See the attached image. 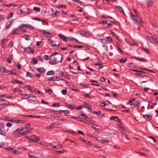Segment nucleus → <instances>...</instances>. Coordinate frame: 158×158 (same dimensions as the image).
Segmentation results:
<instances>
[{
	"mask_svg": "<svg viewBox=\"0 0 158 158\" xmlns=\"http://www.w3.org/2000/svg\"><path fill=\"white\" fill-rule=\"evenodd\" d=\"M32 76L33 75L31 73L29 72H27V73L26 77H32Z\"/></svg>",
	"mask_w": 158,
	"mask_h": 158,
	"instance_id": "34",
	"label": "nucleus"
},
{
	"mask_svg": "<svg viewBox=\"0 0 158 158\" xmlns=\"http://www.w3.org/2000/svg\"><path fill=\"white\" fill-rule=\"evenodd\" d=\"M55 123V127L56 128L60 127H62V124L61 123Z\"/></svg>",
	"mask_w": 158,
	"mask_h": 158,
	"instance_id": "28",
	"label": "nucleus"
},
{
	"mask_svg": "<svg viewBox=\"0 0 158 158\" xmlns=\"http://www.w3.org/2000/svg\"><path fill=\"white\" fill-rule=\"evenodd\" d=\"M26 122L24 120H19V123H24Z\"/></svg>",
	"mask_w": 158,
	"mask_h": 158,
	"instance_id": "63",
	"label": "nucleus"
},
{
	"mask_svg": "<svg viewBox=\"0 0 158 158\" xmlns=\"http://www.w3.org/2000/svg\"><path fill=\"white\" fill-rule=\"evenodd\" d=\"M146 3L147 6L148 7H150L153 4V1L152 0H146Z\"/></svg>",
	"mask_w": 158,
	"mask_h": 158,
	"instance_id": "9",
	"label": "nucleus"
},
{
	"mask_svg": "<svg viewBox=\"0 0 158 158\" xmlns=\"http://www.w3.org/2000/svg\"><path fill=\"white\" fill-rule=\"evenodd\" d=\"M153 38L147 36L146 37V39L147 40H149L150 42L153 40Z\"/></svg>",
	"mask_w": 158,
	"mask_h": 158,
	"instance_id": "39",
	"label": "nucleus"
},
{
	"mask_svg": "<svg viewBox=\"0 0 158 158\" xmlns=\"http://www.w3.org/2000/svg\"><path fill=\"white\" fill-rule=\"evenodd\" d=\"M93 113L94 114H96L98 115H99L101 114V112L100 110L95 111L94 110L93 112Z\"/></svg>",
	"mask_w": 158,
	"mask_h": 158,
	"instance_id": "22",
	"label": "nucleus"
},
{
	"mask_svg": "<svg viewBox=\"0 0 158 158\" xmlns=\"http://www.w3.org/2000/svg\"><path fill=\"white\" fill-rule=\"evenodd\" d=\"M67 39L69 41H73V40H75V42H77L78 40L72 37H66Z\"/></svg>",
	"mask_w": 158,
	"mask_h": 158,
	"instance_id": "18",
	"label": "nucleus"
},
{
	"mask_svg": "<svg viewBox=\"0 0 158 158\" xmlns=\"http://www.w3.org/2000/svg\"><path fill=\"white\" fill-rule=\"evenodd\" d=\"M134 74L135 75L139 76H141L142 75V74L141 72V71H139V72H137V73H134Z\"/></svg>",
	"mask_w": 158,
	"mask_h": 158,
	"instance_id": "33",
	"label": "nucleus"
},
{
	"mask_svg": "<svg viewBox=\"0 0 158 158\" xmlns=\"http://www.w3.org/2000/svg\"><path fill=\"white\" fill-rule=\"evenodd\" d=\"M48 80V81H56L57 80H56L55 77H51L49 78Z\"/></svg>",
	"mask_w": 158,
	"mask_h": 158,
	"instance_id": "46",
	"label": "nucleus"
},
{
	"mask_svg": "<svg viewBox=\"0 0 158 158\" xmlns=\"http://www.w3.org/2000/svg\"><path fill=\"white\" fill-rule=\"evenodd\" d=\"M62 145H58L57 146H56V149H58L60 148H61V147Z\"/></svg>",
	"mask_w": 158,
	"mask_h": 158,
	"instance_id": "64",
	"label": "nucleus"
},
{
	"mask_svg": "<svg viewBox=\"0 0 158 158\" xmlns=\"http://www.w3.org/2000/svg\"><path fill=\"white\" fill-rule=\"evenodd\" d=\"M1 96H2V97H5L6 98H10L11 97V96H9L7 94H3V95H1Z\"/></svg>",
	"mask_w": 158,
	"mask_h": 158,
	"instance_id": "52",
	"label": "nucleus"
},
{
	"mask_svg": "<svg viewBox=\"0 0 158 158\" xmlns=\"http://www.w3.org/2000/svg\"><path fill=\"white\" fill-rule=\"evenodd\" d=\"M60 111L61 112L64 113L65 114V115H66V114H68L70 113V111L68 110H60Z\"/></svg>",
	"mask_w": 158,
	"mask_h": 158,
	"instance_id": "30",
	"label": "nucleus"
},
{
	"mask_svg": "<svg viewBox=\"0 0 158 158\" xmlns=\"http://www.w3.org/2000/svg\"><path fill=\"white\" fill-rule=\"evenodd\" d=\"M43 34L44 37H51L52 36V35L51 33L47 32L45 31H44L43 32Z\"/></svg>",
	"mask_w": 158,
	"mask_h": 158,
	"instance_id": "11",
	"label": "nucleus"
},
{
	"mask_svg": "<svg viewBox=\"0 0 158 158\" xmlns=\"http://www.w3.org/2000/svg\"><path fill=\"white\" fill-rule=\"evenodd\" d=\"M13 154H19L21 153V152L19 151H18L16 150H14Z\"/></svg>",
	"mask_w": 158,
	"mask_h": 158,
	"instance_id": "43",
	"label": "nucleus"
},
{
	"mask_svg": "<svg viewBox=\"0 0 158 158\" xmlns=\"http://www.w3.org/2000/svg\"><path fill=\"white\" fill-rule=\"evenodd\" d=\"M60 106V104L59 103H54L52 104L53 106H56L57 107H59Z\"/></svg>",
	"mask_w": 158,
	"mask_h": 158,
	"instance_id": "53",
	"label": "nucleus"
},
{
	"mask_svg": "<svg viewBox=\"0 0 158 158\" xmlns=\"http://www.w3.org/2000/svg\"><path fill=\"white\" fill-rule=\"evenodd\" d=\"M12 56L11 55H10L9 56L7 60V61L9 63H11V60L12 59Z\"/></svg>",
	"mask_w": 158,
	"mask_h": 158,
	"instance_id": "40",
	"label": "nucleus"
},
{
	"mask_svg": "<svg viewBox=\"0 0 158 158\" xmlns=\"http://www.w3.org/2000/svg\"><path fill=\"white\" fill-rule=\"evenodd\" d=\"M24 27H26L27 28H33V27L29 25L28 24H24Z\"/></svg>",
	"mask_w": 158,
	"mask_h": 158,
	"instance_id": "42",
	"label": "nucleus"
},
{
	"mask_svg": "<svg viewBox=\"0 0 158 158\" xmlns=\"http://www.w3.org/2000/svg\"><path fill=\"white\" fill-rule=\"evenodd\" d=\"M46 91L47 93H48L49 94H51L52 93V91L51 89H46Z\"/></svg>",
	"mask_w": 158,
	"mask_h": 158,
	"instance_id": "50",
	"label": "nucleus"
},
{
	"mask_svg": "<svg viewBox=\"0 0 158 158\" xmlns=\"http://www.w3.org/2000/svg\"><path fill=\"white\" fill-rule=\"evenodd\" d=\"M142 49L144 51L147 53L149 54V52L148 50L146 48H142Z\"/></svg>",
	"mask_w": 158,
	"mask_h": 158,
	"instance_id": "57",
	"label": "nucleus"
},
{
	"mask_svg": "<svg viewBox=\"0 0 158 158\" xmlns=\"http://www.w3.org/2000/svg\"><path fill=\"white\" fill-rule=\"evenodd\" d=\"M21 95L22 96V97H23V98L25 99H27L29 97V96L26 94H22Z\"/></svg>",
	"mask_w": 158,
	"mask_h": 158,
	"instance_id": "49",
	"label": "nucleus"
},
{
	"mask_svg": "<svg viewBox=\"0 0 158 158\" xmlns=\"http://www.w3.org/2000/svg\"><path fill=\"white\" fill-rule=\"evenodd\" d=\"M55 123H52V124H51V125H49L47 127V128L48 129H52L54 128L55 127Z\"/></svg>",
	"mask_w": 158,
	"mask_h": 158,
	"instance_id": "17",
	"label": "nucleus"
},
{
	"mask_svg": "<svg viewBox=\"0 0 158 158\" xmlns=\"http://www.w3.org/2000/svg\"><path fill=\"white\" fill-rule=\"evenodd\" d=\"M23 38H24L27 40H30L31 39L30 37L28 35H25L23 36Z\"/></svg>",
	"mask_w": 158,
	"mask_h": 158,
	"instance_id": "32",
	"label": "nucleus"
},
{
	"mask_svg": "<svg viewBox=\"0 0 158 158\" xmlns=\"http://www.w3.org/2000/svg\"><path fill=\"white\" fill-rule=\"evenodd\" d=\"M132 58L136 60L140 61L143 62H146L147 61L146 59L143 58H142L139 57H137L135 56L132 57Z\"/></svg>",
	"mask_w": 158,
	"mask_h": 158,
	"instance_id": "10",
	"label": "nucleus"
},
{
	"mask_svg": "<svg viewBox=\"0 0 158 158\" xmlns=\"http://www.w3.org/2000/svg\"><path fill=\"white\" fill-rule=\"evenodd\" d=\"M106 39L107 40V42L108 43H110L112 42V39L110 36H107L106 37Z\"/></svg>",
	"mask_w": 158,
	"mask_h": 158,
	"instance_id": "29",
	"label": "nucleus"
},
{
	"mask_svg": "<svg viewBox=\"0 0 158 158\" xmlns=\"http://www.w3.org/2000/svg\"><path fill=\"white\" fill-rule=\"evenodd\" d=\"M65 140H68V141H70L72 143H74L76 145H77V144L76 143L75 141H73V140H72L71 139H65Z\"/></svg>",
	"mask_w": 158,
	"mask_h": 158,
	"instance_id": "55",
	"label": "nucleus"
},
{
	"mask_svg": "<svg viewBox=\"0 0 158 158\" xmlns=\"http://www.w3.org/2000/svg\"><path fill=\"white\" fill-rule=\"evenodd\" d=\"M119 11H120V13L122 14L123 15L125 16V14L124 12L123 9L120 6H119Z\"/></svg>",
	"mask_w": 158,
	"mask_h": 158,
	"instance_id": "31",
	"label": "nucleus"
},
{
	"mask_svg": "<svg viewBox=\"0 0 158 158\" xmlns=\"http://www.w3.org/2000/svg\"><path fill=\"white\" fill-rule=\"evenodd\" d=\"M58 36L60 38H61L62 39V40H64L65 38H66V37L64 36V35H62V34H59L58 35Z\"/></svg>",
	"mask_w": 158,
	"mask_h": 158,
	"instance_id": "41",
	"label": "nucleus"
},
{
	"mask_svg": "<svg viewBox=\"0 0 158 158\" xmlns=\"http://www.w3.org/2000/svg\"><path fill=\"white\" fill-rule=\"evenodd\" d=\"M79 116L81 117L82 119L84 120L86 119L87 118V116L82 111L79 113Z\"/></svg>",
	"mask_w": 158,
	"mask_h": 158,
	"instance_id": "8",
	"label": "nucleus"
},
{
	"mask_svg": "<svg viewBox=\"0 0 158 158\" xmlns=\"http://www.w3.org/2000/svg\"><path fill=\"white\" fill-rule=\"evenodd\" d=\"M34 10L36 11L39 12L40 11V9L39 7H33Z\"/></svg>",
	"mask_w": 158,
	"mask_h": 158,
	"instance_id": "45",
	"label": "nucleus"
},
{
	"mask_svg": "<svg viewBox=\"0 0 158 158\" xmlns=\"http://www.w3.org/2000/svg\"><path fill=\"white\" fill-rule=\"evenodd\" d=\"M25 116L27 117H29L31 118H39L40 117V116H33L32 115H25Z\"/></svg>",
	"mask_w": 158,
	"mask_h": 158,
	"instance_id": "38",
	"label": "nucleus"
},
{
	"mask_svg": "<svg viewBox=\"0 0 158 158\" xmlns=\"http://www.w3.org/2000/svg\"><path fill=\"white\" fill-rule=\"evenodd\" d=\"M60 15V12L58 11H56L54 13V15L55 17H57Z\"/></svg>",
	"mask_w": 158,
	"mask_h": 158,
	"instance_id": "37",
	"label": "nucleus"
},
{
	"mask_svg": "<svg viewBox=\"0 0 158 158\" xmlns=\"http://www.w3.org/2000/svg\"><path fill=\"white\" fill-rule=\"evenodd\" d=\"M62 94L64 95H65L66 94L67 91L65 89H63L61 91Z\"/></svg>",
	"mask_w": 158,
	"mask_h": 158,
	"instance_id": "56",
	"label": "nucleus"
},
{
	"mask_svg": "<svg viewBox=\"0 0 158 158\" xmlns=\"http://www.w3.org/2000/svg\"><path fill=\"white\" fill-rule=\"evenodd\" d=\"M102 47L103 48V50L106 51L107 52H108V47L107 45L105 44H103L102 46Z\"/></svg>",
	"mask_w": 158,
	"mask_h": 158,
	"instance_id": "35",
	"label": "nucleus"
},
{
	"mask_svg": "<svg viewBox=\"0 0 158 158\" xmlns=\"http://www.w3.org/2000/svg\"><path fill=\"white\" fill-rule=\"evenodd\" d=\"M23 130V127L18 128L13 133V135L14 136H16L18 135H22L23 132H20L19 131H22Z\"/></svg>",
	"mask_w": 158,
	"mask_h": 158,
	"instance_id": "4",
	"label": "nucleus"
},
{
	"mask_svg": "<svg viewBox=\"0 0 158 158\" xmlns=\"http://www.w3.org/2000/svg\"><path fill=\"white\" fill-rule=\"evenodd\" d=\"M32 48L31 47H28L27 48H24V52L25 53H28L32 50Z\"/></svg>",
	"mask_w": 158,
	"mask_h": 158,
	"instance_id": "12",
	"label": "nucleus"
},
{
	"mask_svg": "<svg viewBox=\"0 0 158 158\" xmlns=\"http://www.w3.org/2000/svg\"><path fill=\"white\" fill-rule=\"evenodd\" d=\"M11 105H12V104H11ZM10 105V104L9 103H3L1 104H0V109H2L3 108H4L6 107L7 106H8L9 105Z\"/></svg>",
	"mask_w": 158,
	"mask_h": 158,
	"instance_id": "14",
	"label": "nucleus"
},
{
	"mask_svg": "<svg viewBox=\"0 0 158 158\" xmlns=\"http://www.w3.org/2000/svg\"><path fill=\"white\" fill-rule=\"evenodd\" d=\"M78 3L81 5L85 6V4L81 1H79Z\"/></svg>",
	"mask_w": 158,
	"mask_h": 158,
	"instance_id": "59",
	"label": "nucleus"
},
{
	"mask_svg": "<svg viewBox=\"0 0 158 158\" xmlns=\"http://www.w3.org/2000/svg\"><path fill=\"white\" fill-rule=\"evenodd\" d=\"M0 134L1 135H6V133L5 132L1 130L0 128Z\"/></svg>",
	"mask_w": 158,
	"mask_h": 158,
	"instance_id": "54",
	"label": "nucleus"
},
{
	"mask_svg": "<svg viewBox=\"0 0 158 158\" xmlns=\"http://www.w3.org/2000/svg\"><path fill=\"white\" fill-rule=\"evenodd\" d=\"M127 60V59L126 57H123L119 60L120 62L122 63H124Z\"/></svg>",
	"mask_w": 158,
	"mask_h": 158,
	"instance_id": "19",
	"label": "nucleus"
},
{
	"mask_svg": "<svg viewBox=\"0 0 158 158\" xmlns=\"http://www.w3.org/2000/svg\"><path fill=\"white\" fill-rule=\"evenodd\" d=\"M83 108L87 109H91L92 107L86 103H85L83 106H81L78 108H77V107H76L75 109H82Z\"/></svg>",
	"mask_w": 158,
	"mask_h": 158,
	"instance_id": "6",
	"label": "nucleus"
},
{
	"mask_svg": "<svg viewBox=\"0 0 158 158\" xmlns=\"http://www.w3.org/2000/svg\"><path fill=\"white\" fill-rule=\"evenodd\" d=\"M37 70L40 73H44L45 72V70L44 68H38L37 69Z\"/></svg>",
	"mask_w": 158,
	"mask_h": 158,
	"instance_id": "13",
	"label": "nucleus"
},
{
	"mask_svg": "<svg viewBox=\"0 0 158 158\" xmlns=\"http://www.w3.org/2000/svg\"><path fill=\"white\" fill-rule=\"evenodd\" d=\"M12 126V124L10 123H7L6 126L7 127H10Z\"/></svg>",
	"mask_w": 158,
	"mask_h": 158,
	"instance_id": "62",
	"label": "nucleus"
},
{
	"mask_svg": "<svg viewBox=\"0 0 158 158\" xmlns=\"http://www.w3.org/2000/svg\"><path fill=\"white\" fill-rule=\"evenodd\" d=\"M44 58V59L46 60H49L52 58V57H50V56L49 57L47 55H45Z\"/></svg>",
	"mask_w": 158,
	"mask_h": 158,
	"instance_id": "44",
	"label": "nucleus"
},
{
	"mask_svg": "<svg viewBox=\"0 0 158 158\" xmlns=\"http://www.w3.org/2000/svg\"><path fill=\"white\" fill-rule=\"evenodd\" d=\"M28 156L29 158H37V157L33 156L29 154H28Z\"/></svg>",
	"mask_w": 158,
	"mask_h": 158,
	"instance_id": "60",
	"label": "nucleus"
},
{
	"mask_svg": "<svg viewBox=\"0 0 158 158\" xmlns=\"http://www.w3.org/2000/svg\"><path fill=\"white\" fill-rule=\"evenodd\" d=\"M29 139L30 140L35 142H37V141L40 140L39 138H37L36 136L35 135H33L31 136Z\"/></svg>",
	"mask_w": 158,
	"mask_h": 158,
	"instance_id": "7",
	"label": "nucleus"
},
{
	"mask_svg": "<svg viewBox=\"0 0 158 158\" xmlns=\"http://www.w3.org/2000/svg\"><path fill=\"white\" fill-rule=\"evenodd\" d=\"M119 124H120V125H119V131L122 135V138L128 139V138L127 135V131L123 126V123L119 119Z\"/></svg>",
	"mask_w": 158,
	"mask_h": 158,
	"instance_id": "2",
	"label": "nucleus"
},
{
	"mask_svg": "<svg viewBox=\"0 0 158 158\" xmlns=\"http://www.w3.org/2000/svg\"><path fill=\"white\" fill-rule=\"evenodd\" d=\"M13 13H10L8 15V16L7 17V19H10L13 16Z\"/></svg>",
	"mask_w": 158,
	"mask_h": 158,
	"instance_id": "51",
	"label": "nucleus"
},
{
	"mask_svg": "<svg viewBox=\"0 0 158 158\" xmlns=\"http://www.w3.org/2000/svg\"><path fill=\"white\" fill-rule=\"evenodd\" d=\"M24 24H23V25H22L21 26L18 28H17V29H15V30H14L13 31V34H16V31H17L19 29L20 30H22V29H20V28L21 27H24V26H24Z\"/></svg>",
	"mask_w": 158,
	"mask_h": 158,
	"instance_id": "20",
	"label": "nucleus"
},
{
	"mask_svg": "<svg viewBox=\"0 0 158 158\" xmlns=\"http://www.w3.org/2000/svg\"><path fill=\"white\" fill-rule=\"evenodd\" d=\"M110 120H114L116 122L118 121V118L117 117L113 116L110 118Z\"/></svg>",
	"mask_w": 158,
	"mask_h": 158,
	"instance_id": "16",
	"label": "nucleus"
},
{
	"mask_svg": "<svg viewBox=\"0 0 158 158\" xmlns=\"http://www.w3.org/2000/svg\"><path fill=\"white\" fill-rule=\"evenodd\" d=\"M32 63L34 64H35L37 63V60L35 58H33L32 61L31 62Z\"/></svg>",
	"mask_w": 158,
	"mask_h": 158,
	"instance_id": "36",
	"label": "nucleus"
},
{
	"mask_svg": "<svg viewBox=\"0 0 158 158\" xmlns=\"http://www.w3.org/2000/svg\"><path fill=\"white\" fill-rule=\"evenodd\" d=\"M127 66L131 68H135V64L133 63H128L127 64Z\"/></svg>",
	"mask_w": 158,
	"mask_h": 158,
	"instance_id": "15",
	"label": "nucleus"
},
{
	"mask_svg": "<svg viewBox=\"0 0 158 158\" xmlns=\"http://www.w3.org/2000/svg\"><path fill=\"white\" fill-rule=\"evenodd\" d=\"M0 70L2 72L4 73L6 72V69L4 67H2L0 68Z\"/></svg>",
	"mask_w": 158,
	"mask_h": 158,
	"instance_id": "47",
	"label": "nucleus"
},
{
	"mask_svg": "<svg viewBox=\"0 0 158 158\" xmlns=\"http://www.w3.org/2000/svg\"><path fill=\"white\" fill-rule=\"evenodd\" d=\"M54 72L53 70L49 71L47 73V74L48 75H54Z\"/></svg>",
	"mask_w": 158,
	"mask_h": 158,
	"instance_id": "23",
	"label": "nucleus"
},
{
	"mask_svg": "<svg viewBox=\"0 0 158 158\" xmlns=\"http://www.w3.org/2000/svg\"><path fill=\"white\" fill-rule=\"evenodd\" d=\"M98 141L102 143H104L109 142V141L107 140H98Z\"/></svg>",
	"mask_w": 158,
	"mask_h": 158,
	"instance_id": "24",
	"label": "nucleus"
},
{
	"mask_svg": "<svg viewBox=\"0 0 158 158\" xmlns=\"http://www.w3.org/2000/svg\"><path fill=\"white\" fill-rule=\"evenodd\" d=\"M13 43H12V41H11L10 42L9 44V45H8V47L9 48H10L13 46Z\"/></svg>",
	"mask_w": 158,
	"mask_h": 158,
	"instance_id": "61",
	"label": "nucleus"
},
{
	"mask_svg": "<svg viewBox=\"0 0 158 158\" xmlns=\"http://www.w3.org/2000/svg\"><path fill=\"white\" fill-rule=\"evenodd\" d=\"M32 129L33 128H31L30 130H27L26 131H24L23 132V133H22V135L27 134L30 132L31 130H32Z\"/></svg>",
	"mask_w": 158,
	"mask_h": 158,
	"instance_id": "26",
	"label": "nucleus"
},
{
	"mask_svg": "<svg viewBox=\"0 0 158 158\" xmlns=\"http://www.w3.org/2000/svg\"><path fill=\"white\" fill-rule=\"evenodd\" d=\"M143 117L145 119L149 121L151 120L152 118V114L151 113L148 114H145L143 115Z\"/></svg>",
	"mask_w": 158,
	"mask_h": 158,
	"instance_id": "5",
	"label": "nucleus"
},
{
	"mask_svg": "<svg viewBox=\"0 0 158 158\" xmlns=\"http://www.w3.org/2000/svg\"><path fill=\"white\" fill-rule=\"evenodd\" d=\"M66 106L67 108L69 109H74V106L68 104H66Z\"/></svg>",
	"mask_w": 158,
	"mask_h": 158,
	"instance_id": "25",
	"label": "nucleus"
},
{
	"mask_svg": "<svg viewBox=\"0 0 158 158\" xmlns=\"http://www.w3.org/2000/svg\"><path fill=\"white\" fill-rule=\"evenodd\" d=\"M6 73L9 74H12L14 75H15L17 74V73L15 72H14L13 70L7 71Z\"/></svg>",
	"mask_w": 158,
	"mask_h": 158,
	"instance_id": "27",
	"label": "nucleus"
},
{
	"mask_svg": "<svg viewBox=\"0 0 158 158\" xmlns=\"http://www.w3.org/2000/svg\"><path fill=\"white\" fill-rule=\"evenodd\" d=\"M55 56L53 60H52L49 62L50 64L52 65L57 64L58 62H61L63 59V56L60 54L56 55L55 54H52L50 56V57H52V56Z\"/></svg>",
	"mask_w": 158,
	"mask_h": 158,
	"instance_id": "1",
	"label": "nucleus"
},
{
	"mask_svg": "<svg viewBox=\"0 0 158 158\" xmlns=\"http://www.w3.org/2000/svg\"><path fill=\"white\" fill-rule=\"evenodd\" d=\"M7 150L8 151L13 153V152H14V149H13L12 148H7Z\"/></svg>",
	"mask_w": 158,
	"mask_h": 158,
	"instance_id": "48",
	"label": "nucleus"
},
{
	"mask_svg": "<svg viewBox=\"0 0 158 158\" xmlns=\"http://www.w3.org/2000/svg\"><path fill=\"white\" fill-rule=\"evenodd\" d=\"M140 69L142 70H143L147 71H148L149 72H151V73H155V71H154L152 70H150V69H147L143 68H140Z\"/></svg>",
	"mask_w": 158,
	"mask_h": 158,
	"instance_id": "21",
	"label": "nucleus"
},
{
	"mask_svg": "<svg viewBox=\"0 0 158 158\" xmlns=\"http://www.w3.org/2000/svg\"><path fill=\"white\" fill-rule=\"evenodd\" d=\"M73 118L76 119L77 121H82L81 120L82 119H81V118H79V117H73Z\"/></svg>",
	"mask_w": 158,
	"mask_h": 158,
	"instance_id": "58",
	"label": "nucleus"
},
{
	"mask_svg": "<svg viewBox=\"0 0 158 158\" xmlns=\"http://www.w3.org/2000/svg\"><path fill=\"white\" fill-rule=\"evenodd\" d=\"M135 98L131 99L129 102H127V104L131 106L132 108H135L137 106V108H139V105L140 104V103L137 101H135Z\"/></svg>",
	"mask_w": 158,
	"mask_h": 158,
	"instance_id": "3",
	"label": "nucleus"
}]
</instances>
